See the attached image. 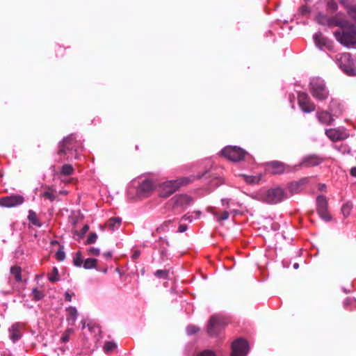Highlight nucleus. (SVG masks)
Instances as JSON below:
<instances>
[{"label": "nucleus", "mask_w": 356, "mask_h": 356, "mask_svg": "<svg viewBox=\"0 0 356 356\" xmlns=\"http://www.w3.org/2000/svg\"><path fill=\"white\" fill-rule=\"evenodd\" d=\"M337 41L346 47H355L356 45V26L348 24L342 29L334 32Z\"/></svg>", "instance_id": "obj_2"}, {"label": "nucleus", "mask_w": 356, "mask_h": 356, "mask_svg": "<svg viewBox=\"0 0 356 356\" xmlns=\"http://www.w3.org/2000/svg\"><path fill=\"white\" fill-rule=\"evenodd\" d=\"M316 118L319 122L327 126L331 125L334 120L332 114L326 111H317Z\"/></svg>", "instance_id": "obj_20"}, {"label": "nucleus", "mask_w": 356, "mask_h": 356, "mask_svg": "<svg viewBox=\"0 0 356 356\" xmlns=\"http://www.w3.org/2000/svg\"><path fill=\"white\" fill-rule=\"evenodd\" d=\"M193 180V177H180L176 180L163 182L159 187V195L162 197H167L178 190L181 186L187 185Z\"/></svg>", "instance_id": "obj_3"}, {"label": "nucleus", "mask_w": 356, "mask_h": 356, "mask_svg": "<svg viewBox=\"0 0 356 356\" xmlns=\"http://www.w3.org/2000/svg\"><path fill=\"white\" fill-rule=\"evenodd\" d=\"M10 274L13 275L15 281L18 283L22 282V268L18 266H14L10 268Z\"/></svg>", "instance_id": "obj_27"}, {"label": "nucleus", "mask_w": 356, "mask_h": 356, "mask_svg": "<svg viewBox=\"0 0 356 356\" xmlns=\"http://www.w3.org/2000/svg\"><path fill=\"white\" fill-rule=\"evenodd\" d=\"M298 103L305 113H311L316 110L315 104L306 92H300L298 94Z\"/></svg>", "instance_id": "obj_10"}, {"label": "nucleus", "mask_w": 356, "mask_h": 356, "mask_svg": "<svg viewBox=\"0 0 356 356\" xmlns=\"http://www.w3.org/2000/svg\"><path fill=\"white\" fill-rule=\"evenodd\" d=\"M173 220H168L164 221L159 227H158L156 230L152 232V236H155L158 234H161L163 232H165L168 230L169 227L172 224Z\"/></svg>", "instance_id": "obj_26"}, {"label": "nucleus", "mask_w": 356, "mask_h": 356, "mask_svg": "<svg viewBox=\"0 0 356 356\" xmlns=\"http://www.w3.org/2000/svg\"><path fill=\"white\" fill-rule=\"evenodd\" d=\"M316 211L323 220L329 222L332 220V216L328 210V202L325 196L318 195L316 197Z\"/></svg>", "instance_id": "obj_9"}, {"label": "nucleus", "mask_w": 356, "mask_h": 356, "mask_svg": "<svg viewBox=\"0 0 356 356\" xmlns=\"http://www.w3.org/2000/svg\"><path fill=\"white\" fill-rule=\"evenodd\" d=\"M154 275L158 278H163L165 280L168 279L169 270H157L154 273Z\"/></svg>", "instance_id": "obj_38"}, {"label": "nucleus", "mask_w": 356, "mask_h": 356, "mask_svg": "<svg viewBox=\"0 0 356 356\" xmlns=\"http://www.w3.org/2000/svg\"><path fill=\"white\" fill-rule=\"evenodd\" d=\"M154 188L155 185L152 180L145 179L137 187L130 186L127 190V196L131 200L147 197L151 195Z\"/></svg>", "instance_id": "obj_1"}, {"label": "nucleus", "mask_w": 356, "mask_h": 356, "mask_svg": "<svg viewBox=\"0 0 356 356\" xmlns=\"http://www.w3.org/2000/svg\"><path fill=\"white\" fill-rule=\"evenodd\" d=\"M192 328H193V330L191 331H190V332H195L196 330H195V327H193Z\"/></svg>", "instance_id": "obj_62"}, {"label": "nucleus", "mask_w": 356, "mask_h": 356, "mask_svg": "<svg viewBox=\"0 0 356 356\" xmlns=\"http://www.w3.org/2000/svg\"><path fill=\"white\" fill-rule=\"evenodd\" d=\"M208 211L213 214L216 220L220 222L228 219L229 216V212L220 210L216 207H209Z\"/></svg>", "instance_id": "obj_21"}, {"label": "nucleus", "mask_w": 356, "mask_h": 356, "mask_svg": "<svg viewBox=\"0 0 356 356\" xmlns=\"http://www.w3.org/2000/svg\"><path fill=\"white\" fill-rule=\"evenodd\" d=\"M82 149L81 143L78 142L73 136H69L64 138L60 144L58 154L59 155L67 154L68 151L74 150L75 152H79ZM77 154H76V158Z\"/></svg>", "instance_id": "obj_6"}, {"label": "nucleus", "mask_w": 356, "mask_h": 356, "mask_svg": "<svg viewBox=\"0 0 356 356\" xmlns=\"http://www.w3.org/2000/svg\"><path fill=\"white\" fill-rule=\"evenodd\" d=\"M121 225V219L118 217L111 218L106 222V226L110 230L118 229Z\"/></svg>", "instance_id": "obj_25"}, {"label": "nucleus", "mask_w": 356, "mask_h": 356, "mask_svg": "<svg viewBox=\"0 0 356 356\" xmlns=\"http://www.w3.org/2000/svg\"><path fill=\"white\" fill-rule=\"evenodd\" d=\"M87 253L88 255L91 256H98L100 254V250L96 248H90L87 250Z\"/></svg>", "instance_id": "obj_46"}, {"label": "nucleus", "mask_w": 356, "mask_h": 356, "mask_svg": "<svg viewBox=\"0 0 356 356\" xmlns=\"http://www.w3.org/2000/svg\"><path fill=\"white\" fill-rule=\"evenodd\" d=\"M70 222L72 223V225H73V227L74 228L76 225L82 220L83 219V217H81L79 216H72L71 218H70Z\"/></svg>", "instance_id": "obj_44"}, {"label": "nucleus", "mask_w": 356, "mask_h": 356, "mask_svg": "<svg viewBox=\"0 0 356 356\" xmlns=\"http://www.w3.org/2000/svg\"><path fill=\"white\" fill-rule=\"evenodd\" d=\"M24 201V197L20 195L6 196L0 198V205L6 207H16L22 204Z\"/></svg>", "instance_id": "obj_15"}, {"label": "nucleus", "mask_w": 356, "mask_h": 356, "mask_svg": "<svg viewBox=\"0 0 356 356\" xmlns=\"http://www.w3.org/2000/svg\"><path fill=\"white\" fill-rule=\"evenodd\" d=\"M23 327V324L19 323H15L12 325L10 329V337L13 342L18 341L21 338Z\"/></svg>", "instance_id": "obj_19"}, {"label": "nucleus", "mask_w": 356, "mask_h": 356, "mask_svg": "<svg viewBox=\"0 0 356 356\" xmlns=\"http://www.w3.org/2000/svg\"><path fill=\"white\" fill-rule=\"evenodd\" d=\"M337 60L340 67L347 74H350L353 71L354 62L349 53L338 55Z\"/></svg>", "instance_id": "obj_13"}, {"label": "nucleus", "mask_w": 356, "mask_h": 356, "mask_svg": "<svg viewBox=\"0 0 356 356\" xmlns=\"http://www.w3.org/2000/svg\"><path fill=\"white\" fill-rule=\"evenodd\" d=\"M267 170L273 175H277L289 172L292 168L280 161H273L268 164Z\"/></svg>", "instance_id": "obj_16"}, {"label": "nucleus", "mask_w": 356, "mask_h": 356, "mask_svg": "<svg viewBox=\"0 0 356 356\" xmlns=\"http://www.w3.org/2000/svg\"><path fill=\"white\" fill-rule=\"evenodd\" d=\"M102 255L108 261H111L113 257V254L111 252H104Z\"/></svg>", "instance_id": "obj_50"}, {"label": "nucleus", "mask_w": 356, "mask_h": 356, "mask_svg": "<svg viewBox=\"0 0 356 356\" xmlns=\"http://www.w3.org/2000/svg\"><path fill=\"white\" fill-rule=\"evenodd\" d=\"M47 277L51 282L54 283L58 282L60 280L58 268L56 267H54L51 272L47 274Z\"/></svg>", "instance_id": "obj_32"}, {"label": "nucleus", "mask_w": 356, "mask_h": 356, "mask_svg": "<svg viewBox=\"0 0 356 356\" xmlns=\"http://www.w3.org/2000/svg\"><path fill=\"white\" fill-rule=\"evenodd\" d=\"M327 10L332 13L335 12L338 8V6L334 0H327Z\"/></svg>", "instance_id": "obj_41"}, {"label": "nucleus", "mask_w": 356, "mask_h": 356, "mask_svg": "<svg viewBox=\"0 0 356 356\" xmlns=\"http://www.w3.org/2000/svg\"><path fill=\"white\" fill-rule=\"evenodd\" d=\"M161 256H165V250H162V251L161 252Z\"/></svg>", "instance_id": "obj_59"}, {"label": "nucleus", "mask_w": 356, "mask_h": 356, "mask_svg": "<svg viewBox=\"0 0 356 356\" xmlns=\"http://www.w3.org/2000/svg\"><path fill=\"white\" fill-rule=\"evenodd\" d=\"M329 18L330 17H327V15L319 13L318 15H316V20L320 24L328 26Z\"/></svg>", "instance_id": "obj_35"}, {"label": "nucleus", "mask_w": 356, "mask_h": 356, "mask_svg": "<svg viewBox=\"0 0 356 356\" xmlns=\"http://www.w3.org/2000/svg\"><path fill=\"white\" fill-rule=\"evenodd\" d=\"M97 270H101V271L104 272V273H106L107 272V267H104L102 268L98 267V269H97Z\"/></svg>", "instance_id": "obj_57"}, {"label": "nucleus", "mask_w": 356, "mask_h": 356, "mask_svg": "<svg viewBox=\"0 0 356 356\" xmlns=\"http://www.w3.org/2000/svg\"><path fill=\"white\" fill-rule=\"evenodd\" d=\"M248 350V341L242 338L237 339L232 344L231 356H245Z\"/></svg>", "instance_id": "obj_11"}, {"label": "nucleus", "mask_w": 356, "mask_h": 356, "mask_svg": "<svg viewBox=\"0 0 356 356\" xmlns=\"http://www.w3.org/2000/svg\"><path fill=\"white\" fill-rule=\"evenodd\" d=\"M350 174L351 176L356 177V167H353L350 169Z\"/></svg>", "instance_id": "obj_54"}, {"label": "nucleus", "mask_w": 356, "mask_h": 356, "mask_svg": "<svg viewBox=\"0 0 356 356\" xmlns=\"http://www.w3.org/2000/svg\"><path fill=\"white\" fill-rule=\"evenodd\" d=\"M341 3H343V4H344V3H344V1H343V0H341Z\"/></svg>", "instance_id": "obj_63"}, {"label": "nucleus", "mask_w": 356, "mask_h": 356, "mask_svg": "<svg viewBox=\"0 0 356 356\" xmlns=\"http://www.w3.org/2000/svg\"><path fill=\"white\" fill-rule=\"evenodd\" d=\"M59 194L63 195H67L68 194V191L65 190H61L59 191Z\"/></svg>", "instance_id": "obj_55"}, {"label": "nucleus", "mask_w": 356, "mask_h": 356, "mask_svg": "<svg viewBox=\"0 0 356 356\" xmlns=\"http://www.w3.org/2000/svg\"><path fill=\"white\" fill-rule=\"evenodd\" d=\"M74 334V330L72 328H67L63 334L60 341L63 343H67L70 341V336Z\"/></svg>", "instance_id": "obj_34"}, {"label": "nucleus", "mask_w": 356, "mask_h": 356, "mask_svg": "<svg viewBox=\"0 0 356 356\" xmlns=\"http://www.w3.org/2000/svg\"><path fill=\"white\" fill-rule=\"evenodd\" d=\"M350 301H351V300H349V299L346 300L345 301V302H344L345 305H347L349 302H350Z\"/></svg>", "instance_id": "obj_60"}, {"label": "nucleus", "mask_w": 356, "mask_h": 356, "mask_svg": "<svg viewBox=\"0 0 356 356\" xmlns=\"http://www.w3.org/2000/svg\"><path fill=\"white\" fill-rule=\"evenodd\" d=\"M74 172L73 166L70 164H64L60 169V176H70Z\"/></svg>", "instance_id": "obj_30"}, {"label": "nucleus", "mask_w": 356, "mask_h": 356, "mask_svg": "<svg viewBox=\"0 0 356 356\" xmlns=\"http://www.w3.org/2000/svg\"><path fill=\"white\" fill-rule=\"evenodd\" d=\"M302 184L300 182H291L288 185L289 197L298 193L300 191Z\"/></svg>", "instance_id": "obj_29"}, {"label": "nucleus", "mask_w": 356, "mask_h": 356, "mask_svg": "<svg viewBox=\"0 0 356 356\" xmlns=\"http://www.w3.org/2000/svg\"><path fill=\"white\" fill-rule=\"evenodd\" d=\"M187 229V226L186 225H180L179 226L178 232H184Z\"/></svg>", "instance_id": "obj_51"}, {"label": "nucleus", "mask_w": 356, "mask_h": 356, "mask_svg": "<svg viewBox=\"0 0 356 356\" xmlns=\"http://www.w3.org/2000/svg\"><path fill=\"white\" fill-rule=\"evenodd\" d=\"M28 220L33 225L39 227L42 226V222H40L37 213L33 210L29 211Z\"/></svg>", "instance_id": "obj_28"}, {"label": "nucleus", "mask_w": 356, "mask_h": 356, "mask_svg": "<svg viewBox=\"0 0 356 356\" xmlns=\"http://www.w3.org/2000/svg\"><path fill=\"white\" fill-rule=\"evenodd\" d=\"M299 12L302 15H305L309 13V10L307 5H303L299 8Z\"/></svg>", "instance_id": "obj_48"}, {"label": "nucleus", "mask_w": 356, "mask_h": 356, "mask_svg": "<svg viewBox=\"0 0 356 356\" xmlns=\"http://www.w3.org/2000/svg\"><path fill=\"white\" fill-rule=\"evenodd\" d=\"M62 181L65 183V184H70V183H73V182L76 181V179H74V178H70V179H67V180L62 179Z\"/></svg>", "instance_id": "obj_53"}, {"label": "nucleus", "mask_w": 356, "mask_h": 356, "mask_svg": "<svg viewBox=\"0 0 356 356\" xmlns=\"http://www.w3.org/2000/svg\"><path fill=\"white\" fill-rule=\"evenodd\" d=\"M174 207H186L192 202V198L187 195L175 196L173 199Z\"/></svg>", "instance_id": "obj_22"}, {"label": "nucleus", "mask_w": 356, "mask_h": 356, "mask_svg": "<svg viewBox=\"0 0 356 356\" xmlns=\"http://www.w3.org/2000/svg\"><path fill=\"white\" fill-rule=\"evenodd\" d=\"M97 235L94 232H91L89 234L88 238H87L86 241L85 242V244L90 245V244L95 243L97 241Z\"/></svg>", "instance_id": "obj_42"}, {"label": "nucleus", "mask_w": 356, "mask_h": 356, "mask_svg": "<svg viewBox=\"0 0 356 356\" xmlns=\"http://www.w3.org/2000/svg\"><path fill=\"white\" fill-rule=\"evenodd\" d=\"M40 196L42 198L49 200L51 202L55 200H58L56 191L52 186H42Z\"/></svg>", "instance_id": "obj_17"}, {"label": "nucleus", "mask_w": 356, "mask_h": 356, "mask_svg": "<svg viewBox=\"0 0 356 356\" xmlns=\"http://www.w3.org/2000/svg\"><path fill=\"white\" fill-rule=\"evenodd\" d=\"M316 44L320 48L325 47L330 49L332 47V42L325 37L321 33L318 32L314 35Z\"/></svg>", "instance_id": "obj_18"}, {"label": "nucleus", "mask_w": 356, "mask_h": 356, "mask_svg": "<svg viewBox=\"0 0 356 356\" xmlns=\"http://www.w3.org/2000/svg\"><path fill=\"white\" fill-rule=\"evenodd\" d=\"M117 348L115 343L113 341H107L104 346V350L106 353H109Z\"/></svg>", "instance_id": "obj_37"}, {"label": "nucleus", "mask_w": 356, "mask_h": 356, "mask_svg": "<svg viewBox=\"0 0 356 356\" xmlns=\"http://www.w3.org/2000/svg\"><path fill=\"white\" fill-rule=\"evenodd\" d=\"M97 262V259L88 258L84 260L83 267L86 269H98Z\"/></svg>", "instance_id": "obj_31"}, {"label": "nucleus", "mask_w": 356, "mask_h": 356, "mask_svg": "<svg viewBox=\"0 0 356 356\" xmlns=\"http://www.w3.org/2000/svg\"><path fill=\"white\" fill-rule=\"evenodd\" d=\"M140 256V251L138 250H135L133 251L131 254V258L133 260H137Z\"/></svg>", "instance_id": "obj_49"}, {"label": "nucleus", "mask_w": 356, "mask_h": 356, "mask_svg": "<svg viewBox=\"0 0 356 356\" xmlns=\"http://www.w3.org/2000/svg\"><path fill=\"white\" fill-rule=\"evenodd\" d=\"M51 244L54 245V244H58V241H51Z\"/></svg>", "instance_id": "obj_61"}, {"label": "nucleus", "mask_w": 356, "mask_h": 356, "mask_svg": "<svg viewBox=\"0 0 356 356\" xmlns=\"http://www.w3.org/2000/svg\"><path fill=\"white\" fill-rule=\"evenodd\" d=\"M243 177L245 182L250 184H258L261 179L260 177L258 176L243 175Z\"/></svg>", "instance_id": "obj_36"}, {"label": "nucleus", "mask_w": 356, "mask_h": 356, "mask_svg": "<svg viewBox=\"0 0 356 356\" xmlns=\"http://www.w3.org/2000/svg\"><path fill=\"white\" fill-rule=\"evenodd\" d=\"M352 209V205L346 203L344 204L341 207V212L344 217H348L350 214V211Z\"/></svg>", "instance_id": "obj_40"}, {"label": "nucleus", "mask_w": 356, "mask_h": 356, "mask_svg": "<svg viewBox=\"0 0 356 356\" xmlns=\"http://www.w3.org/2000/svg\"><path fill=\"white\" fill-rule=\"evenodd\" d=\"M309 92L315 99L319 101L327 99L330 95L324 81L319 78H314L311 81Z\"/></svg>", "instance_id": "obj_4"}, {"label": "nucleus", "mask_w": 356, "mask_h": 356, "mask_svg": "<svg viewBox=\"0 0 356 356\" xmlns=\"http://www.w3.org/2000/svg\"><path fill=\"white\" fill-rule=\"evenodd\" d=\"M323 161V159L316 154H310L302 158L300 163L293 168H312L320 165Z\"/></svg>", "instance_id": "obj_12"}, {"label": "nucleus", "mask_w": 356, "mask_h": 356, "mask_svg": "<svg viewBox=\"0 0 356 356\" xmlns=\"http://www.w3.org/2000/svg\"><path fill=\"white\" fill-rule=\"evenodd\" d=\"M84 262L83 257L82 256V253L81 251H78L76 252L74 258H73V263L74 266L77 267H81L83 266Z\"/></svg>", "instance_id": "obj_33"}, {"label": "nucleus", "mask_w": 356, "mask_h": 356, "mask_svg": "<svg viewBox=\"0 0 356 356\" xmlns=\"http://www.w3.org/2000/svg\"><path fill=\"white\" fill-rule=\"evenodd\" d=\"M88 229L89 226L88 225H85L79 232L76 230L74 232V234L78 235L79 237L83 238L86 234V232L88 231Z\"/></svg>", "instance_id": "obj_43"}, {"label": "nucleus", "mask_w": 356, "mask_h": 356, "mask_svg": "<svg viewBox=\"0 0 356 356\" xmlns=\"http://www.w3.org/2000/svg\"><path fill=\"white\" fill-rule=\"evenodd\" d=\"M55 257L59 261L64 260L65 254V252L63 251L62 248L57 251V252L55 254Z\"/></svg>", "instance_id": "obj_45"}, {"label": "nucleus", "mask_w": 356, "mask_h": 356, "mask_svg": "<svg viewBox=\"0 0 356 356\" xmlns=\"http://www.w3.org/2000/svg\"><path fill=\"white\" fill-rule=\"evenodd\" d=\"M65 299L66 301L70 302L72 300V295L70 293L66 292L65 293Z\"/></svg>", "instance_id": "obj_52"}, {"label": "nucleus", "mask_w": 356, "mask_h": 356, "mask_svg": "<svg viewBox=\"0 0 356 356\" xmlns=\"http://www.w3.org/2000/svg\"><path fill=\"white\" fill-rule=\"evenodd\" d=\"M197 356H216V353L211 350H204L200 352Z\"/></svg>", "instance_id": "obj_47"}, {"label": "nucleus", "mask_w": 356, "mask_h": 356, "mask_svg": "<svg viewBox=\"0 0 356 356\" xmlns=\"http://www.w3.org/2000/svg\"><path fill=\"white\" fill-rule=\"evenodd\" d=\"M350 22L347 20L343 19L339 13L336 15L331 17L329 18V26H339V29L343 28L345 26H347Z\"/></svg>", "instance_id": "obj_23"}, {"label": "nucleus", "mask_w": 356, "mask_h": 356, "mask_svg": "<svg viewBox=\"0 0 356 356\" xmlns=\"http://www.w3.org/2000/svg\"><path fill=\"white\" fill-rule=\"evenodd\" d=\"M33 300L35 301H38L41 300L44 297V294L41 291H39L38 289L35 288L32 291Z\"/></svg>", "instance_id": "obj_39"}, {"label": "nucleus", "mask_w": 356, "mask_h": 356, "mask_svg": "<svg viewBox=\"0 0 356 356\" xmlns=\"http://www.w3.org/2000/svg\"><path fill=\"white\" fill-rule=\"evenodd\" d=\"M288 197V193L280 187L270 188L263 195L264 200L268 204H277Z\"/></svg>", "instance_id": "obj_5"}, {"label": "nucleus", "mask_w": 356, "mask_h": 356, "mask_svg": "<svg viewBox=\"0 0 356 356\" xmlns=\"http://www.w3.org/2000/svg\"><path fill=\"white\" fill-rule=\"evenodd\" d=\"M326 136L332 141L342 140L349 137L345 128H333L325 131Z\"/></svg>", "instance_id": "obj_14"}, {"label": "nucleus", "mask_w": 356, "mask_h": 356, "mask_svg": "<svg viewBox=\"0 0 356 356\" xmlns=\"http://www.w3.org/2000/svg\"><path fill=\"white\" fill-rule=\"evenodd\" d=\"M222 155L234 162H238L245 159V156L248 155L242 148L237 146H227L221 151Z\"/></svg>", "instance_id": "obj_7"}, {"label": "nucleus", "mask_w": 356, "mask_h": 356, "mask_svg": "<svg viewBox=\"0 0 356 356\" xmlns=\"http://www.w3.org/2000/svg\"><path fill=\"white\" fill-rule=\"evenodd\" d=\"M159 242H161L162 243L165 244V245L168 244V241L161 237L159 238Z\"/></svg>", "instance_id": "obj_56"}, {"label": "nucleus", "mask_w": 356, "mask_h": 356, "mask_svg": "<svg viewBox=\"0 0 356 356\" xmlns=\"http://www.w3.org/2000/svg\"><path fill=\"white\" fill-rule=\"evenodd\" d=\"M67 312V316L66 320L67 321L70 323L72 325H74V323L76 320V317L78 315L77 310L74 307H69L66 309Z\"/></svg>", "instance_id": "obj_24"}, {"label": "nucleus", "mask_w": 356, "mask_h": 356, "mask_svg": "<svg viewBox=\"0 0 356 356\" xmlns=\"http://www.w3.org/2000/svg\"><path fill=\"white\" fill-rule=\"evenodd\" d=\"M225 326V322L221 318L217 316H212L207 325L208 334L210 337L218 336L223 331Z\"/></svg>", "instance_id": "obj_8"}, {"label": "nucleus", "mask_w": 356, "mask_h": 356, "mask_svg": "<svg viewBox=\"0 0 356 356\" xmlns=\"http://www.w3.org/2000/svg\"><path fill=\"white\" fill-rule=\"evenodd\" d=\"M88 327H89V329H90V330L97 329L99 331V327L98 326H90V325H88Z\"/></svg>", "instance_id": "obj_58"}]
</instances>
